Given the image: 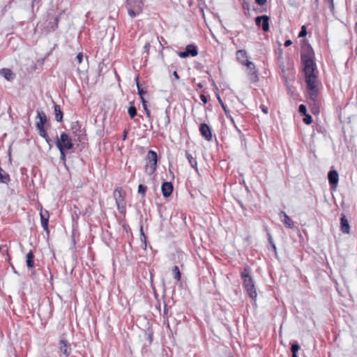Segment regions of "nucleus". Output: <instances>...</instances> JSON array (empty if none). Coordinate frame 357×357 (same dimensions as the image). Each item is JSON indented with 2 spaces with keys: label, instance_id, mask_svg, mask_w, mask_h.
<instances>
[{
  "label": "nucleus",
  "instance_id": "obj_8",
  "mask_svg": "<svg viewBox=\"0 0 357 357\" xmlns=\"http://www.w3.org/2000/svg\"><path fill=\"white\" fill-rule=\"evenodd\" d=\"M178 54L181 58H185L190 55L192 56H196L198 54V51L194 45L190 44L185 47V51L179 52Z\"/></svg>",
  "mask_w": 357,
  "mask_h": 357
},
{
  "label": "nucleus",
  "instance_id": "obj_44",
  "mask_svg": "<svg viewBox=\"0 0 357 357\" xmlns=\"http://www.w3.org/2000/svg\"><path fill=\"white\" fill-rule=\"evenodd\" d=\"M292 357H298L296 353H292Z\"/></svg>",
  "mask_w": 357,
  "mask_h": 357
},
{
  "label": "nucleus",
  "instance_id": "obj_43",
  "mask_svg": "<svg viewBox=\"0 0 357 357\" xmlns=\"http://www.w3.org/2000/svg\"><path fill=\"white\" fill-rule=\"evenodd\" d=\"M173 75L175 77L176 79H179V76L176 71L174 72Z\"/></svg>",
  "mask_w": 357,
  "mask_h": 357
},
{
  "label": "nucleus",
  "instance_id": "obj_27",
  "mask_svg": "<svg viewBox=\"0 0 357 357\" xmlns=\"http://www.w3.org/2000/svg\"><path fill=\"white\" fill-rule=\"evenodd\" d=\"M128 112L130 116L131 119H133L137 115V109L134 106H130L128 108Z\"/></svg>",
  "mask_w": 357,
  "mask_h": 357
},
{
  "label": "nucleus",
  "instance_id": "obj_26",
  "mask_svg": "<svg viewBox=\"0 0 357 357\" xmlns=\"http://www.w3.org/2000/svg\"><path fill=\"white\" fill-rule=\"evenodd\" d=\"M38 130V132H39V135L43 137V138L45 139L46 142L50 144V139H49L48 137V135L46 133L44 128H37Z\"/></svg>",
  "mask_w": 357,
  "mask_h": 357
},
{
  "label": "nucleus",
  "instance_id": "obj_33",
  "mask_svg": "<svg viewBox=\"0 0 357 357\" xmlns=\"http://www.w3.org/2000/svg\"><path fill=\"white\" fill-rule=\"evenodd\" d=\"M137 86L138 89V93L140 96V99L142 100V97H144L143 96L145 93V91H144V90L140 88L138 82H137Z\"/></svg>",
  "mask_w": 357,
  "mask_h": 357
},
{
  "label": "nucleus",
  "instance_id": "obj_35",
  "mask_svg": "<svg viewBox=\"0 0 357 357\" xmlns=\"http://www.w3.org/2000/svg\"><path fill=\"white\" fill-rule=\"evenodd\" d=\"M300 349V346L298 344H294L291 346V352L296 353Z\"/></svg>",
  "mask_w": 357,
  "mask_h": 357
},
{
  "label": "nucleus",
  "instance_id": "obj_20",
  "mask_svg": "<svg viewBox=\"0 0 357 357\" xmlns=\"http://www.w3.org/2000/svg\"><path fill=\"white\" fill-rule=\"evenodd\" d=\"M185 156H186L187 159L188 160L191 167L195 168V170L197 171L198 168H197V162L196 159L188 151L185 152Z\"/></svg>",
  "mask_w": 357,
  "mask_h": 357
},
{
  "label": "nucleus",
  "instance_id": "obj_4",
  "mask_svg": "<svg viewBox=\"0 0 357 357\" xmlns=\"http://www.w3.org/2000/svg\"><path fill=\"white\" fill-rule=\"evenodd\" d=\"M158 156L157 153L153 151H149L146 156V172L152 174L157 167Z\"/></svg>",
  "mask_w": 357,
  "mask_h": 357
},
{
  "label": "nucleus",
  "instance_id": "obj_3",
  "mask_svg": "<svg viewBox=\"0 0 357 357\" xmlns=\"http://www.w3.org/2000/svg\"><path fill=\"white\" fill-rule=\"evenodd\" d=\"M144 0H126V8L128 15L134 18L143 11Z\"/></svg>",
  "mask_w": 357,
  "mask_h": 357
},
{
  "label": "nucleus",
  "instance_id": "obj_19",
  "mask_svg": "<svg viewBox=\"0 0 357 357\" xmlns=\"http://www.w3.org/2000/svg\"><path fill=\"white\" fill-rule=\"evenodd\" d=\"M328 181L332 185H337L338 183V174L335 170H331L328 172Z\"/></svg>",
  "mask_w": 357,
  "mask_h": 357
},
{
  "label": "nucleus",
  "instance_id": "obj_11",
  "mask_svg": "<svg viewBox=\"0 0 357 357\" xmlns=\"http://www.w3.org/2000/svg\"><path fill=\"white\" fill-rule=\"evenodd\" d=\"M41 225L45 231H48L49 212L46 210H40V212Z\"/></svg>",
  "mask_w": 357,
  "mask_h": 357
},
{
  "label": "nucleus",
  "instance_id": "obj_14",
  "mask_svg": "<svg viewBox=\"0 0 357 357\" xmlns=\"http://www.w3.org/2000/svg\"><path fill=\"white\" fill-rule=\"evenodd\" d=\"M162 195L165 197H168L171 195L173 191V185L170 182H165L161 187Z\"/></svg>",
  "mask_w": 357,
  "mask_h": 357
},
{
  "label": "nucleus",
  "instance_id": "obj_41",
  "mask_svg": "<svg viewBox=\"0 0 357 357\" xmlns=\"http://www.w3.org/2000/svg\"><path fill=\"white\" fill-rule=\"evenodd\" d=\"M292 44V42L291 40H287L285 41L284 43V46L285 47H289V45H291Z\"/></svg>",
  "mask_w": 357,
  "mask_h": 357
},
{
  "label": "nucleus",
  "instance_id": "obj_7",
  "mask_svg": "<svg viewBox=\"0 0 357 357\" xmlns=\"http://www.w3.org/2000/svg\"><path fill=\"white\" fill-rule=\"evenodd\" d=\"M59 349L64 357H68L72 351L70 344L67 340L63 339L59 340Z\"/></svg>",
  "mask_w": 357,
  "mask_h": 357
},
{
  "label": "nucleus",
  "instance_id": "obj_31",
  "mask_svg": "<svg viewBox=\"0 0 357 357\" xmlns=\"http://www.w3.org/2000/svg\"><path fill=\"white\" fill-rule=\"evenodd\" d=\"M307 35V30L305 26L301 27V30L299 33L298 36L301 38L305 37Z\"/></svg>",
  "mask_w": 357,
  "mask_h": 357
},
{
  "label": "nucleus",
  "instance_id": "obj_23",
  "mask_svg": "<svg viewBox=\"0 0 357 357\" xmlns=\"http://www.w3.org/2000/svg\"><path fill=\"white\" fill-rule=\"evenodd\" d=\"M33 254L31 251L27 253L26 255V265L29 268H33L34 266L33 261Z\"/></svg>",
  "mask_w": 357,
  "mask_h": 357
},
{
  "label": "nucleus",
  "instance_id": "obj_15",
  "mask_svg": "<svg viewBox=\"0 0 357 357\" xmlns=\"http://www.w3.org/2000/svg\"><path fill=\"white\" fill-rule=\"evenodd\" d=\"M38 118L39 119V121L36 122V128H44V126L47 121V117L45 112L42 111H38Z\"/></svg>",
  "mask_w": 357,
  "mask_h": 357
},
{
  "label": "nucleus",
  "instance_id": "obj_9",
  "mask_svg": "<svg viewBox=\"0 0 357 357\" xmlns=\"http://www.w3.org/2000/svg\"><path fill=\"white\" fill-rule=\"evenodd\" d=\"M255 22L257 26H261L264 31L269 30V17L267 15L257 17Z\"/></svg>",
  "mask_w": 357,
  "mask_h": 357
},
{
  "label": "nucleus",
  "instance_id": "obj_45",
  "mask_svg": "<svg viewBox=\"0 0 357 357\" xmlns=\"http://www.w3.org/2000/svg\"><path fill=\"white\" fill-rule=\"evenodd\" d=\"M330 2H331V6L333 7V0H330Z\"/></svg>",
  "mask_w": 357,
  "mask_h": 357
},
{
  "label": "nucleus",
  "instance_id": "obj_5",
  "mask_svg": "<svg viewBox=\"0 0 357 357\" xmlns=\"http://www.w3.org/2000/svg\"><path fill=\"white\" fill-rule=\"evenodd\" d=\"M126 192L121 188H116L114 191V198L115 199L117 208L121 213H124L126 210Z\"/></svg>",
  "mask_w": 357,
  "mask_h": 357
},
{
  "label": "nucleus",
  "instance_id": "obj_29",
  "mask_svg": "<svg viewBox=\"0 0 357 357\" xmlns=\"http://www.w3.org/2000/svg\"><path fill=\"white\" fill-rule=\"evenodd\" d=\"M147 188L144 185H139L138 186V192L143 196L145 195Z\"/></svg>",
  "mask_w": 357,
  "mask_h": 357
},
{
  "label": "nucleus",
  "instance_id": "obj_28",
  "mask_svg": "<svg viewBox=\"0 0 357 357\" xmlns=\"http://www.w3.org/2000/svg\"><path fill=\"white\" fill-rule=\"evenodd\" d=\"M141 102L142 103L143 108L144 109V110L146 112V114L147 115V116H150V111L149 110V109L147 107L146 101L145 100L144 97H142Z\"/></svg>",
  "mask_w": 357,
  "mask_h": 357
},
{
  "label": "nucleus",
  "instance_id": "obj_46",
  "mask_svg": "<svg viewBox=\"0 0 357 357\" xmlns=\"http://www.w3.org/2000/svg\"><path fill=\"white\" fill-rule=\"evenodd\" d=\"M355 30L357 31V22L355 24Z\"/></svg>",
  "mask_w": 357,
  "mask_h": 357
},
{
  "label": "nucleus",
  "instance_id": "obj_1",
  "mask_svg": "<svg viewBox=\"0 0 357 357\" xmlns=\"http://www.w3.org/2000/svg\"><path fill=\"white\" fill-rule=\"evenodd\" d=\"M302 61L304 64V72L307 84L309 96L312 100L317 96V77L315 74L316 64L312 50L302 54Z\"/></svg>",
  "mask_w": 357,
  "mask_h": 357
},
{
  "label": "nucleus",
  "instance_id": "obj_38",
  "mask_svg": "<svg viewBox=\"0 0 357 357\" xmlns=\"http://www.w3.org/2000/svg\"><path fill=\"white\" fill-rule=\"evenodd\" d=\"M65 151H66V150L60 151V153H61V159L62 160H66Z\"/></svg>",
  "mask_w": 357,
  "mask_h": 357
},
{
  "label": "nucleus",
  "instance_id": "obj_48",
  "mask_svg": "<svg viewBox=\"0 0 357 357\" xmlns=\"http://www.w3.org/2000/svg\"><path fill=\"white\" fill-rule=\"evenodd\" d=\"M273 247L274 250H276V247L275 245H273Z\"/></svg>",
  "mask_w": 357,
  "mask_h": 357
},
{
  "label": "nucleus",
  "instance_id": "obj_22",
  "mask_svg": "<svg viewBox=\"0 0 357 357\" xmlns=\"http://www.w3.org/2000/svg\"><path fill=\"white\" fill-rule=\"evenodd\" d=\"M54 109L56 120L58 122H61L62 121V119H63V113H62V112L61 110V108H60L59 105H54Z\"/></svg>",
  "mask_w": 357,
  "mask_h": 357
},
{
  "label": "nucleus",
  "instance_id": "obj_10",
  "mask_svg": "<svg viewBox=\"0 0 357 357\" xmlns=\"http://www.w3.org/2000/svg\"><path fill=\"white\" fill-rule=\"evenodd\" d=\"M244 66H245L250 71V79L252 82H257L258 80V76H257V70H255V64L252 62L248 60L245 63Z\"/></svg>",
  "mask_w": 357,
  "mask_h": 357
},
{
  "label": "nucleus",
  "instance_id": "obj_25",
  "mask_svg": "<svg viewBox=\"0 0 357 357\" xmlns=\"http://www.w3.org/2000/svg\"><path fill=\"white\" fill-rule=\"evenodd\" d=\"M218 101H219L220 104L221 105L222 109H224V112L226 114L228 118H229L231 119V121L234 123V119H233V118L231 116L229 115V114H228L229 111L227 109V107H226L225 105L224 104V102H222V99L220 97H218Z\"/></svg>",
  "mask_w": 357,
  "mask_h": 357
},
{
  "label": "nucleus",
  "instance_id": "obj_12",
  "mask_svg": "<svg viewBox=\"0 0 357 357\" xmlns=\"http://www.w3.org/2000/svg\"><path fill=\"white\" fill-rule=\"evenodd\" d=\"M202 135L208 141L211 140L212 134L209 126L206 123H202L199 128Z\"/></svg>",
  "mask_w": 357,
  "mask_h": 357
},
{
  "label": "nucleus",
  "instance_id": "obj_36",
  "mask_svg": "<svg viewBox=\"0 0 357 357\" xmlns=\"http://www.w3.org/2000/svg\"><path fill=\"white\" fill-rule=\"evenodd\" d=\"M76 59L77 60L78 63H81L82 62V60H83V54H82V53H79L77 54Z\"/></svg>",
  "mask_w": 357,
  "mask_h": 357
},
{
  "label": "nucleus",
  "instance_id": "obj_32",
  "mask_svg": "<svg viewBox=\"0 0 357 357\" xmlns=\"http://www.w3.org/2000/svg\"><path fill=\"white\" fill-rule=\"evenodd\" d=\"M140 231H141V240L143 241L144 245V249H146V237H145V235H144V234L143 232L142 227H141Z\"/></svg>",
  "mask_w": 357,
  "mask_h": 357
},
{
  "label": "nucleus",
  "instance_id": "obj_39",
  "mask_svg": "<svg viewBox=\"0 0 357 357\" xmlns=\"http://www.w3.org/2000/svg\"><path fill=\"white\" fill-rule=\"evenodd\" d=\"M261 110L263 111V112L264 114H267L268 113V108H267V107H266L265 105H261Z\"/></svg>",
  "mask_w": 357,
  "mask_h": 357
},
{
  "label": "nucleus",
  "instance_id": "obj_21",
  "mask_svg": "<svg viewBox=\"0 0 357 357\" xmlns=\"http://www.w3.org/2000/svg\"><path fill=\"white\" fill-rule=\"evenodd\" d=\"M10 181L9 175L0 167V183H8Z\"/></svg>",
  "mask_w": 357,
  "mask_h": 357
},
{
  "label": "nucleus",
  "instance_id": "obj_17",
  "mask_svg": "<svg viewBox=\"0 0 357 357\" xmlns=\"http://www.w3.org/2000/svg\"><path fill=\"white\" fill-rule=\"evenodd\" d=\"M0 75H2L8 81H12L15 78L14 74L8 68H3L0 70Z\"/></svg>",
  "mask_w": 357,
  "mask_h": 357
},
{
  "label": "nucleus",
  "instance_id": "obj_30",
  "mask_svg": "<svg viewBox=\"0 0 357 357\" xmlns=\"http://www.w3.org/2000/svg\"><path fill=\"white\" fill-rule=\"evenodd\" d=\"M303 121L307 125L310 124L312 121V116L309 114H305V118L303 119Z\"/></svg>",
  "mask_w": 357,
  "mask_h": 357
},
{
  "label": "nucleus",
  "instance_id": "obj_34",
  "mask_svg": "<svg viewBox=\"0 0 357 357\" xmlns=\"http://www.w3.org/2000/svg\"><path fill=\"white\" fill-rule=\"evenodd\" d=\"M298 109L301 113L303 114L304 115L306 114L307 109L304 105H300Z\"/></svg>",
  "mask_w": 357,
  "mask_h": 357
},
{
  "label": "nucleus",
  "instance_id": "obj_13",
  "mask_svg": "<svg viewBox=\"0 0 357 357\" xmlns=\"http://www.w3.org/2000/svg\"><path fill=\"white\" fill-rule=\"evenodd\" d=\"M280 218L282 220V222L285 225V227L291 229L294 227V221L290 218L289 215L286 214V213H284V211H281L280 213Z\"/></svg>",
  "mask_w": 357,
  "mask_h": 357
},
{
  "label": "nucleus",
  "instance_id": "obj_18",
  "mask_svg": "<svg viewBox=\"0 0 357 357\" xmlns=\"http://www.w3.org/2000/svg\"><path fill=\"white\" fill-rule=\"evenodd\" d=\"M341 231L344 234H349L350 231V227L349 225L348 220L345 217V215H342L341 218Z\"/></svg>",
  "mask_w": 357,
  "mask_h": 357
},
{
  "label": "nucleus",
  "instance_id": "obj_6",
  "mask_svg": "<svg viewBox=\"0 0 357 357\" xmlns=\"http://www.w3.org/2000/svg\"><path fill=\"white\" fill-rule=\"evenodd\" d=\"M56 145L59 151L69 150L73 148L72 140L65 132L61 134L60 138L57 139Z\"/></svg>",
  "mask_w": 357,
  "mask_h": 357
},
{
  "label": "nucleus",
  "instance_id": "obj_47",
  "mask_svg": "<svg viewBox=\"0 0 357 357\" xmlns=\"http://www.w3.org/2000/svg\"><path fill=\"white\" fill-rule=\"evenodd\" d=\"M123 139H125L126 137V132H125V134L123 135Z\"/></svg>",
  "mask_w": 357,
  "mask_h": 357
},
{
  "label": "nucleus",
  "instance_id": "obj_42",
  "mask_svg": "<svg viewBox=\"0 0 357 357\" xmlns=\"http://www.w3.org/2000/svg\"><path fill=\"white\" fill-rule=\"evenodd\" d=\"M149 48H150V43H146L144 45V49L146 50V51L148 52L149 50Z\"/></svg>",
  "mask_w": 357,
  "mask_h": 357
},
{
  "label": "nucleus",
  "instance_id": "obj_16",
  "mask_svg": "<svg viewBox=\"0 0 357 357\" xmlns=\"http://www.w3.org/2000/svg\"><path fill=\"white\" fill-rule=\"evenodd\" d=\"M236 59L241 62L242 65H244L246 61H248V54L244 50H239L236 52Z\"/></svg>",
  "mask_w": 357,
  "mask_h": 357
},
{
  "label": "nucleus",
  "instance_id": "obj_40",
  "mask_svg": "<svg viewBox=\"0 0 357 357\" xmlns=\"http://www.w3.org/2000/svg\"><path fill=\"white\" fill-rule=\"evenodd\" d=\"M200 98L204 103H206L208 101L206 97L204 95H201Z\"/></svg>",
  "mask_w": 357,
  "mask_h": 357
},
{
  "label": "nucleus",
  "instance_id": "obj_24",
  "mask_svg": "<svg viewBox=\"0 0 357 357\" xmlns=\"http://www.w3.org/2000/svg\"><path fill=\"white\" fill-rule=\"evenodd\" d=\"M172 273L174 274V279H176L177 281H179L181 280V273L177 266L173 267Z\"/></svg>",
  "mask_w": 357,
  "mask_h": 357
},
{
  "label": "nucleus",
  "instance_id": "obj_37",
  "mask_svg": "<svg viewBox=\"0 0 357 357\" xmlns=\"http://www.w3.org/2000/svg\"><path fill=\"white\" fill-rule=\"evenodd\" d=\"M267 0H255L257 4L263 6L266 3Z\"/></svg>",
  "mask_w": 357,
  "mask_h": 357
},
{
  "label": "nucleus",
  "instance_id": "obj_2",
  "mask_svg": "<svg viewBox=\"0 0 357 357\" xmlns=\"http://www.w3.org/2000/svg\"><path fill=\"white\" fill-rule=\"evenodd\" d=\"M251 270L249 266H245L241 273V278L243 280V285L246 289L248 296L255 302L257 293L256 291L254 281L250 275Z\"/></svg>",
  "mask_w": 357,
  "mask_h": 357
}]
</instances>
